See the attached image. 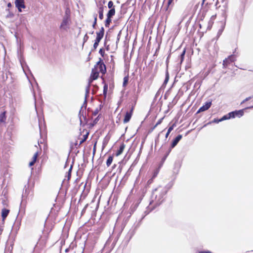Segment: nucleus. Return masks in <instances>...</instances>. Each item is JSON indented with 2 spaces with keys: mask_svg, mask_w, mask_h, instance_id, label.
<instances>
[{
  "mask_svg": "<svg viewBox=\"0 0 253 253\" xmlns=\"http://www.w3.org/2000/svg\"><path fill=\"white\" fill-rule=\"evenodd\" d=\"M165 188L160 186L156 188L152 193V198H154L157 203L160 204L163 201L164 196L166 194Z\"/></svg>",
  "mask_w": 253,
  "mask_h": 253,
  "instance_id": "nucleus-1",
  "label": "nucleus"
},
{
  "mask_svg": "<svg viewBox=\"0 0 253 253\" xmlns=\"http://www.w3.org/2000/svg\"><path fill=\"white\" fill-rule=\"evenodd\" d=\"M244 115V110H236L235 111H233L229 113L228 114L224 115L223 116V119L222 120H227L231 118H234L236 117H241Z\"/></svg>",
  "mask_w": 253,
  "mask_h": 253,
  "instance_id": "nucleus-2",
  "label": "nucleus"
},
{
  "mask_svg": "<svg viewBox=\"0 0 253 253\" xmlns=\"http://www.w3.org/2000/svg\"><path fill=\"white\" fill-rule=\"evenodd\" d=\"M80 130V132L78 139L80 140V144H82L86 140L89 132L87 129L84 128L83 127L81 128Z\"/></svg>",
  "mask_w": 253,
  "mask_h": 253,
  "instance_id": "nucleus-3",
  "label": "nucleus"
},
{
  "mask_svg": "<svg viewBox=\"0 0 253 253\" xmlns=\"http://www.w3.org/2000/svg\"><path fill=\"white\" fill-rule=\"evenodd\" d=\"M94 68L96 69L97 71H98L99 73L100 72L103 75H104L106 73V66L103 63L101 58H99V60L94 66Z\"/></svg>",
  "mask_w": 253,
  "mask_h": 253,
  "instance_id": "nucleus-4",
  "label": "nucleus"
},
{
  "mask_svg": "<svg viewBox=\"0 0 253 253\" xmlns=\"http://www.w3.org/2000/svg\"><path fill=\"white\" fill-rule=\"evenodd\" d=\"M135 105L133 104H131L130 110L129 111H126L124 119L123 120V123L124 124L127 123L130 120V119L132 116L133 111L134 110Z\"/></svg>",
  "mask_w": 253,
  "mask_h": 253,
  "instance_id": "nucleus-5",
  "label": "nucleus"
},
{
  "mask_svg": "<svg viewBox=\"0 0 253 253\" xmlns=\"http://www.w3.org/2000/svg\"><path fill=\"white\" fill-rule=\"evenodd\" d=\"M182 137V135L181 134H179L172 141L170 148L168 150L166 155L165 156V157L164 158V160L167 158L168 156L169 155V154L171 152V149L174 148L177 144V143L181 140Z\"/></svg>",
  "mask_w": 253,
  "mask_h": 253,
  "instance_id": "nucleus-6",
  "label": "nucleus"
},
{
  "mask_svg": "<svg viewBox=\"0 0 253 253\" xmlns=\"http://www.w3.org/2000/svg\"><path fill=\"white\" fill-rule=\"evenodd\" d=\"M236 55L235 54H232L229 55L227 58H225L223 61V67L226 68L229 65L236 60Z\"/></svg>",
  "mask_w": 253,
  "mask_h": 253,
  "instance_id": "nucleus-7",
  "label": "nucleus"
},
{
  "mask_svg": "<svg viewBox=\"0 0 253 253\" xmlns=\"http://www.w3.org/2000/svg\"><path fill=\"white\" fill-rule=\"evenodd\" d=\"M99 72L98 71H97L96 69H95L94 68L92 69L90 77L88 80V82H89L88 86H89L90 84L93 80H95L98 78V77L99 76Z\"/></svg>",
  "mask_w": 253,
  "mask_h": 253,
  "instance_id": "nucleus-8",
  "label": "nucleus"
},
{
  "mask_svg": "<svg viewBox=\"0 0 253 253\" xmlns=\"http://www.w3.org/2000/svg\"><path fill=\"white\" fill-rule=\"evenodd\" d=\"M104 34V29L101 27L99 32H96V38L95 42L99 43L101 39L103 38Z\"/></svg>",
  "mask_w": 253,
  "mask_h": 253,
  "instance_id": "nucleus-9",
  "label": "nucleus"
},
{
  "mask_svg": "<svg viewBox=\"0 0 253 253\" xmlns=\"http://www.w3.org/2000/svg\"><path fill=\"white\" fill-rule=\"evenodd\" d=\"M15 4L19 12L22 11V8H25L24 0H15Z\"/></svg>",
  "mask_w": 253,
  "mask_h": 253,
  "instance_id": "nucleus-10",
  "label": "nucleus"
},
{
  "mask_svg": "<svg viewBox=\"0 0 253 253\" xmlns=\"http://www.w3.org/2000/svg\"><path fill=\"white\" fill-rule=\"evenodd\" d=\"M41 152L40 151H37L34 154L32 158L31 161L29 164V167H31L35 165V164L38 160V158Z\"/></svg>",
  "mask_w": 253,
  "mask_h": 253,
  "instance_id": "nucleus-11",
  "label": "nucleus"
},
{
  "mask_svg": "<svg viewBox=\"0 0 253 253\" xmlns=\"http://www.w3.org/2000/svg\"><path fill=\"white\" fill-rule=\"evenodd\" d=\"M211 101L206 102L205 105H203L202 107H201L199 108L197 113L204 112V111H205L208 110L211 107Z\"/></svg>",
  "mask_w": 253,
  "mask_h": 253,
  "instance_id": "nucleus-12",
  "label": "nucleus"
},
{
  "mask_svg": "<svg viewBox=\"0 0 253 253\" xmlns=\"http://www.w3.org/2000/svg\"><path fill=\"white\" fill-rule=\"evenodd\" d=\"M7 111L4 110L0 113V124H5L6 121Z\"/></svg>",
  "mask_w": 253,
  "mask_h": 253,
  "instance_id": "nucleus-13",
  "label": "nucleus"
},
{
  "mask_svg": "<svg viewBox=\"0 0 253 253\" xmlns=\"http://www.w3.org/2000/svg\"><path fill=\"white\" fill-rule=\"evenodd\" d=\"M10 211L6 209H3L1 210V217L2 221H4L7 215H8Z\"/></svg>",
  "mask_w": 253,
  "mask_h": 253,
  "instance_id": "nucleus-14",
  "label": "nucleus"
},
{
  "mask_svg": "<svg viewBox=\"0 0 253 253\" xmlns=\"http://www.w3.org/2000/svg\"><path fill=\"white\" fill-rule=\"evenodd\" d=\"M125 147H126V145L124 143H122L121 144V145H120L119 149L117 150V151L116 152V153L115 154L116 156L118 157V156L121 155L123 153V152L125 148Z\"/></svg>",
  "mask_w": 253,
  "mask_h": 253,
  "instance_id": "nucleus-15",
  "label": "nucleus"
},
{
  "mask_svg": "<svg viewBox=\"0 0 253 253\" xmlns=\"http://www.w3.org/2000/svg\"><path fill=\"white\" fill-rule=\"evenodd\" d=\"M103 107V105L102 103L100 104L94 110L92 111V115L95 116H96L99 112L101 110Z\"/></svg>",
  "mask_w": 253,
  "mask_h": 253,
  "instance_id": "nucleus-16",
  "label": "nucleus"
},
{
  "mask_svg": "<svg viewBox=\"0 0 253 253\" xmlns=\"http://www.w3.org/2000/svg\"><path fill=\"white\" fill-rule=\"evenodd\" d=\"M69 20L68 17L64 18L60 25V28L65 29V27L68 25Z\"/></svg>",
  "mask_w": 253,
  "mask_h": 253,
  "instance_id": "nucleus-17",
  "label": "nucleus"
},
{
  "mask_svg": "<svg viewBox=\"0 0 253 253\" xmlns=\"http://www.w3.org/2000/svg\"><path fill=\"white\" fill-rule=\"evenodd\" d=\"M103 12H104V6H103V5L100 4V5L99 7V10H98L99 18L100 20H102L103 19V17H104Z\"/></svg>",
  "mask_w": 253,
  "mask_h": 253,
  "instance_id": "nucleus-18",
  "label": "nucleus"
},
{
  "mask_svg": "<svg viewBox=\"0 0 253 253\" xmlns=\"http://www.w3.org/2000/svg\"><path fill=\"white\" fill-rule=\"evenodd\" d=\"M81 145V144H80V143H78L77 140H76L75 142H71L70 144L71 150H73L75 148L78 149L80 148Z\"/></svg>",
  "mask_w": 253,
  "mask_h": 253,
  "instance_id": "nucleus-19",
  "label": "nucleus"
},
{
  "mask_svg": "<svg viewBox=\"0 0 253 253\" xmlns=\"http://www.w3.org/2000/svg\"><path fill=\"white\" fill-rule=\"evenodd\" d=\"M115 14V8H112L110 9L107 14V17H112Z\"/></svg>",
  "mask_w": 253,
  "mask_h": 253,
  "instance_id": "nucleus-20",
  "label": "nucleus"
},
{
  "mask_svg": "<svg viewBox=\"0 0 253 253\" xmlns=\"http://www.w3.org/2000/svg\"><path fill=\"white\" fill-rule=\"evenodd\" d=\"M128 80H129V76L128 75H127L123 79V86L124 87H126L128 83Z\"/></svg>",
  "mask_w": 253,
  "mask_h": 253,
  "instance_id": "nucleus-21",
  "label": "nucleus"
},
{
  "mask_svg": "<svg viewBox=\"0 0 253 253\" xmlns=\"http://www.w3.org/2000/svg\"><path fill=\"white\" fill-rule=\"evenodd\" d=\"M113 160V156H110L107 160L106 161V165L108 167H109L112 164Z\"/></svg>",
  "mask_w": 253,
  "mask_h": 253,
  "instance_id": "nucleus-22",
  "label": "nucleus"
},
{
  "mask_svg": "<svg viewBox=\"0 0 253 253\" xmlns=\"http://www.w3.org/2000/svg\"><path fill=\"white\" fill-rule=\"evenodd\" d=\"M111 17H107V18L105 22V25L106 27H109L110 23H111Z\"/></svg>",
  "mask_w": 253,
  "mask_h": 253,
  "instance_id": "nucleus-23",
  "label": "nucleus"
},
{
  "mask_svg": "<svg viewBox=\"0 0 253 253\" xmlns=\"http://www.w3.org/2000/svg\"><path fill=\"white\" fill-rule=\"evenodd\" d=\"M72 168H73V166L71 165L68 171V174H67V180L68 181H69L71 179V172H72Z\"/></svg>",
  "mask_w": 253,
  "mask_h": 253,
  "instance_id": "nucleus-24",
  "label": "nucleus"
},
{
  "mask_svg": "<svg viewBox=\"0 0 253 253\" xmlns=\"http://www.w3.org/2000/svg\"><path fill=\"white\" fill-rule=\"evenodd\" d=\"M174 126V124H173L171 126H170L168 128V131H167V133L166 134V138H168V137L169 136V133H170V132L173 130Z\"/></svg>",
  "mask_w": 253,
  "mask_h": 253,
  "instance_id": "nucleus-25",
  "label": "nucleus"
},
{
  "mask_svg": "<svg viewBox=\"0 0 253 253\" xmlns=\"http://www.w3.org/2000/svg\"><path fill=\"white\" fill-rule=\"evenodd\" d=\"M108 91V85L107 84H105L103 87V94L105 97L107 95V93Z\"/></svg>",
  "mask_w": 253,
  "mask_h": 253,
  "instance_id": "nucleus-26",
  "label": "nucleus"
},
{
  "mask_svg": "<svg viewBox=\"0 0 253 253\" xmlns=\"http://www.w3.org/2000/svg\"><path fill=\"white\" fill-rule=\"evenodd\" d=\"M94 22L93 23V25H92V27L95 29V26L97 24V14H94Z\"/></svg>",
  "mask_w": 253,
  "mask_h": 253,
  "instance_id": "nucleus-27",
  "label": "nucleus"
},
{
  "mask_svg": "<svg viewBox=\"0 0 253 253\" xmlns=\"http://www.w3.org/2000/svg\"><path fill=\"white\" fill-rule=\"evenodd\" d=\"M108 7L109 9H112L115 8V6L114 5V3L112 1L110 0L108 3Z\"/></svg>",
  "mask_w": 253,
  "mask_h": 253,
  "instance_id": "nucleus-28",
  "label": "nucleus"
},
{
  "mask_svg": "<svg viewBox=\"0 0 253 253\" xmlns=\"http://www.w3.org/2000/svg\"><path fill=\"white\" fill-rule=\"evenodd\" d=\"M101 114L98 115V116L93 120L92 125L94 126L96 125L98 121L100 119Z\"/></svg>",
  "mask_w": 253,
  "mask_h": 253,
  "instance_id": "nucleus-29",
  "label": "nucleus"
},
{
  "mask_svg": "<svg viewBox=\"0 0 253 253\" xmlns=\"http://www.w3.org/2000/svg\"><path fill=\"white\" fill-rule=\"evenodd\" d=\"M169 74L168 71H167L166 72V78H165V80L164 81V84H167L169 81Z\"/></svg>",
  "mask_w": 253,
  "mask_h": 253,
  "instance_id": "nucleus-30",
  "label": "nucleus"
},
{
  "mask_svg": "<svg viewBox=\"0 0 253 253\" xmlns=\"http://www.w3.org/2000/svg\"><path fill=\"white\" fill-rule=\"evenodd\" d=\"M216 17V14L211 16L210 21V23H211V24H213V23L214 22V20L215 19Z\"/></svg>",
  "mask_w": 253,
  "mask_h": 253,
  "instance_id": "nucleus-31",
  "label": "nucleus"
},
{
  "mask_svg": "<svg viewBox=\"0 0 253 253\" xmlns=\"http://www.w3.org/2000/svg\"><path fill=\"white\" fill-rule=\"evenodd\" d=\"M185 52L186 51L184 49L180 55L181 62H182L184 60Z\"/></svg>",
  "mask_w": 253,
  "mask_h": 253,
  "instance_id": "nucleus-32",
  "label": "nucleus"
},
{
  "mask_svg": "<svg viewBox=\"0 0 253 253\" xmlns=\"http://www.w3.org/2000/svg\"><path fill=\"white\" fill-rule=\"evenodd\" d=\"M173 0H168L166 10H168L169 6L173 3Z\"/></svg>",
  "mask_w": 253,
  "mask_h": 253,
  "instance_id": "nucleus-33",
  "label": "nucleus"
},
{
  "mask_svg": "<svg viewBox=\"0 0 253 253\" xmlns=\"http://www.w3.org/2000/svg\"><path fill=\"white\" fill-rule=\"evenodd\" d=\"M99 53L101 54V55L102 56V57H104V55H105V51L104 50V49L103 48H100L99 51Z\"/></svg>",
  "mask_w": 253,
  "mask_h": 253,
  "instance_id": "nucleus-34",
  "label": "nucleus"
},
{
  "mask_svg": "<svg viewBox=\"0 0 253 253\" xmlns=\"http://www.w3.org/2000/svg\"><path fill=\"white\" fill-rule=\"evenodd\" d=\"M223 119V117L222 118H221L220 119H219V120L216 119H214L213 120V122L216 123H218L219 122L223 121L224 120H222Z\"/></svg>",
  "mask_w": 253,
  "mask_h": 253,
  "instance_id": "nucleus-35",
  "label": "nucleus"
},
{
  "mask_svg": "<svg viewBox=\"0 0 253 253\" xmlns=\"http://www.w3.org/2000/svg\"><path fill=\"white\" fill-rule=\"evenodd\" d=\"M163 120V118H161V119H159L158 120V121L157 122V123L156 124V126H158L160 124H161Z\"/></svg>",
  "mask_w": 253,
  "mask_h": 253,
  "instance_id": "nucleus-36",
  "label": "nucleus"
},
{
  "mask_svg": "<svg viewBox=\"0 0 253 253\" xmlns=\"http://www.w3.org/2000/svg\"><path fill=\"white\" fill-rule=\"evenodd\" d=\"M99 43L94 42L93 44V48L94 49H96L97 46H98Z\"/></svg>",
  "mask_w": 253,
  "mask_h": 253,
  "instance_id": "nucleus-37",
  "label": "nucleus"
},
{
  "mask_svg": "<svg viewBox=\"0 0 253 253\" xmlns=\"http://www.w3.org/2000/svg\"><path fill=\"white\" fill-rule=\"evenodd\" d=\"M198 253H212L209 251H204L199 252Z\"/></svg>",
  "mask_w": 253,
  "mask_h": 253,
  "instance_id": "nucleus-38",
  "label": "nucleus"
},
{
  "mask_svg": "<svg viewBox=\"0 0 253 253\" xmlns=\"http://www.w3.org/2000/svg\"><path fill=\"white\" fill-rule=\"evenodd\" d=\"M7 10L9 12V15H8L7 17H12L13 16V14L12 13H11L9 11V9H7Z\"/></svg>",
  "mask_w": 253,
  "mask_h": 253,
  "instance_id": "nucleus-39",
  "label": "nucleus"
},
{
  "mask_svg": "<svg viewBox=\"0 0 253 253\" xmlns=\"http://www.w3.org/2000/svg\"><path fill=\"white\" fill-rule=\"evenodd\" d=\"M251 97H249V98H247L246 99H245V100H244L241 103H243L244 102H245L246 101H247V100H248L249 99H250Z\"/></svg>",
  "mask_w": 253,
  "mask_h": 253,
  "instance_id": "nucleus-40",
  "label": "nucleus"
},
{
  "mask_svg": "<svg viewBox=\"0 0 253 253\" xmlns=\"http://www.w3.org/2000/svg\"><path fill=\"white\" fill-rule=\"evenodd\" d=\"M7 7L8 8H10V7H12V4H11V3L10 2H9V3H7Z\"/></svg>",
  "mask_w": 253,
  "mask_h": 253,
  "instance_id": "nucleus-41",
  "label": "nucleus"
},
{
  "mask_svg": "<svg viewBox=\"0 0 253 253\" xmlns=\"http://www.w3.org/2000/svg\"><path fill=\"white\" fill-rule=\"evenodd\" d=\"M142 147H143V145H141V148H140V151H139V153L138 155H140V154H141V150H142Z\"/></svg>",
  "mask_w": 253,
  "mask_h": 253,
  "instance_id": "nucleus-42",
  "label": "nucleus"
},
{
  "mask_svg": "<svg viewBox=\"0 0 253 253\" xmlns=\"http://www.w3.org/2000/svg\"><path fill=\"white\" fill-rule=\"evenodd\" d=\"M69 248H67V249H66L65 250V252H66V253H67V252H69Z\"/></svg>",
  "mask_w": 253,
  "mask_h": 253,
  "instance_id": "nucleus-43",
  "label": "nucleus"
},
{
  "mask_svg": "<svg viewBox=\"0 0 253 253\" xmlns=\"http://www.w3.org/2000/svg\"><path fill=\"white\" fill-rule=\"evenodd\" d=\"M158 126H156V125L154 126L153 129L155 128Z\"/></svg>",
  "mask_w": 253,
  "mask_h": 253,
  "instance_id": "nucleus-44",
  "label": "nucleus"
},
{
  "mask_svg": "<svg viewBox=\"0 0 253 253\" xmlns=\"http://www.w3.org/2000/svg\"><path fill=\"white\" fill-rule=\"evenodd\" d=\"M203 1H205V0H203Z\"/></svg>",
  "mask_w": 253,
  "mask_h": 253,
  "instance_id": "nucleus-45",
  "label": "nucleus"
}]
</instances>
